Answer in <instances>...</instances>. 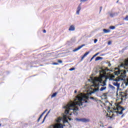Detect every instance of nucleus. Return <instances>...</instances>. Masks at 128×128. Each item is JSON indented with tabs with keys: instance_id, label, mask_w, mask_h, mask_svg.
I'll list each match as a JSON object with an SVG mask.
<instances>
[{
	"instance_id": "41",
	"label": "nucleus",
	"mask_w": 128,
	"mask_h": 128,
	"mask_svg": "<svg viewBox=\"0 0 128 128\" xmlns=\"http://www.w3.org/2000/svg\"><path fill=\"white\" fill-rule=\"evenodd\" d=\"M121 100H122H122H124V98H121Z\"/></svg>"
},
{
	"instance_id": "22",
	"label": "nucleus",
	"mask_w": 128,
	"mask_h": 128,
	"mask_svg": "<svg viewBox=\"0 0 128 128\" xmlns=\"http://www.w3.org/2000/svg\"><path fill=\"white\" fill-rule=\"evenodd\" d=\"M88 0H80V2H88Z\"/></svg>"
},
{
	"instance_id": "24",
	"label": "nucleus",
	"mask_w": 128,
	"mask_h": 128,
	"mask_svg": "<svg viewBox=\"0 0 128 128\" xmlns=\"http://www.w3.org/2000/svg\"><path fill=\"white\" fill-rule=\"evenodd\" d=\"M120 108H121V112H124L126 110V108H124L123 107L120 106Z\"/></svg>"
},
{
	"instance_id": "5",
	"label": "nucleus",
	"mask_w": 128,
	"mask_h": 128,
	"mask_svg": "<svg viewBox=\"0 0 128 128\" xmlns=\"http://www.w3.org/2000/svg\"><path fill=\"white\" fill-rule=\"evenodd\" d=\"M75 120L77 122H88L90 121V119L86 118H76Z\"/></svg>"
},
{
	"instance_id": "3",
	"label": "nucleus",
	"mask_w": 128,
	"mask_h": 128,
	"mask_svg": "<svg viewBox=\"0 0 128 128\" xmlns=\"http://www.w3.org/2000/svg\"><path fill=\"white\" fill-rule=\"evenodd\" d=\"M120 66L124 68V70H122L121 71L115 72V74L116 76H118V74L125 75L126 72H128V58L125 59L124 63L121 64Z\"/></svg>"
},
{
	"instance_id": "6",
	"label": "nucleus",
	"mask_w": 128,
	"mask_h": 128,
	"mask_svg": "<svg viewBox=\"0 0 128 128\" xmlns=\"http://www.w3.org/2000/svg\"><path fill=\"white\" fill-rule=\"evenodd\" d=\"M64 126H66V124H59L56 125H52L49 128H64Z\"/></svg>"
},
{
	"instance_id": "37",
	"label": "nucleus",
	"mask_w": 128,
	"mask_h": 128,
	"mask_svg": "<svg viewBox=\"0 0 128 128\" xmlns=\"http://www.w3.org/2000/svg\"><path fill=\"white\" fill-rule=\"evenodd\" d=\"M43 32H44V34H46V30H44Z\"/></svg>"
},
{
	"instance_id": "26",
	"label": "nucleus",
	"mask_w": 128,
	"mask_h": 128,
	"mask_svg": "<svg viewBox=\"0 0 128 128\" xmlns=\"http://www.w3.org/2000/svg\"><path fill=\"white\" fill-rule=\"evenodd\" d=\"M80 10H76V14H80Z\"/></svg>"
},
{
	"instance_id": "18",
	"label": "nucleus",
	"mask_w": 128,
	"mask_h": 128,
	"mask_svg": "<svg viewBox=\"0 0 128 128\" xmlns=\"http://www.w3.org/2000/svg\"><path fill=\"white\" fill-rule=\"evenodd\" d=\"M57 94H58V92H55L52 94V96H51V98H54V96H56Z\"/></svg>"
},
{
	"instance_id": "44",
	"label": "nucleus",
	"mask_w": 128,
	"mask_h": 128,
	"mask_svg": "<svg viewBox=\"0 0 128 128\" xmlns=\"http://www.w3.org/2000/svg\"><path fill=\"white\" fill-rule=\"evenodd\" d=\"M122 116H124V114H122Z\"/></svg>"
},
{
	"instance_id": "17",
	"label": "nucleus",
	"mask_w": 128,
	"mask_h": 128,
	"mask_svg": "<svg viewBox=\"0 0 128 128\" xmlns=\"http://www.w3.org/2000/svg\"><path fill=\"white\" fill-rule=\"evenodd\" d=\"M103 31L105 34H108V32H110V30H106V29H104Z\"/></svg>"
},
{
	"instance_id": "8",
	"label": "nucleus",
	"mask_w": 128,
	"mask_h": 128,
	"mask_svg": "<svg viewBox=\"0 0 128 128\" xmlns=\"http://www.w3.org/2000/svg\"><path fill=\"white\" fill-rule=\"evenodd\" d=\"M118 15V12L110 13V18H114Z\"/></svg>"
},
{
	"instance_id": "15",
	"label": "nucleus",
	"mask_w": 128,
	"mask_h": 128,
	"mask_svg": "<svg viewBox=\"0 0 128 128\" xmlns=\"http://www.w3.org/2000/svg\"><path fill=\"white\" fill-rule=\"evenodd\" d=\"M82 10V4H80L76 8V10Z\"/></svg>"
},
{
	"instance_id": "4",
	"label": "nucleus",
	"mask_w": 128,
	"mask_h": 128,
	"mask_svg": "<svg viewBox=\"0 0 128 128\" xmlns=\"http://www.w3.org/2000/svg\"><path fill=\"white\" fill-rule=\"evenodd\" d=\"M68 120H72V118H70L66 116H64L63 117V124H66V122H68V124L70 126H70V124L68 122Z\"/></svg>"
},
{
	"instance_id": "29",
	"label": "nucleus",
	"mask_w": 128,
	"mask_h": 128,
	"mask_svg": "<svg viewBox=\"0 0 128 128\" xmlns=\"http://www.w3.org/2000/svg\"><path fill=\"white\" fill-rule=\"evenodd\" d=\"M58 62H59V64H62V60H58Z\"/></svg>"
},
{
	"instance_id": "23",
	"label": "nucleus",
	"mask_w": 128,
	"mask_h": 128,
	"mask_svg": "<svg viewBox=\"0 0 128 128\" xmlns=\"http://www.w3.org/2000/svg\"><path fill=\"white\" fill-rule=\"evenodd\" d=\"M107 94H108L107 92L103 93V96L104 98L106 97Z\"/></svg>"
},
{
	"instance_id": "45",
	"label": "nucleus",
	"mask_w": 128,
	"mask_h": 128,
	"mask_svg": "<svg viewBox=\"0 0 128 128\" xmlns=\"http://www.w3.org/2000/svg\"><path fill=\"white\" fill-rule=\"evenodd\" d=\"M0 126H2V124H0Z\"/></svg>"
},
{
	"instance_id": "30",
	"label": "nucleus",
	"mask_w": 128,
	"mask_h": 128,
	"mask_svg": "<svg viewBox=\"0 0 128 128\" xmlns=\"http://www.w3.org/2000/svg\"><path fill=\"white\" fill-rule=\"evenodd\" d=\"M52 64H54V66H57L58 64V62H54V63H52Z\"/></svg>"
},
{
	"instance_id": "42",
	"label": "nucleus",
	"mask_w": 128,
	"mask_h": 128,
	"mask_svg": "<svg viewBox=\"0 0 128 128\" xmlns=\"http://www.w3.org/2000/svg\"><path fill=\"white\" fill-rule=\"evenodd\" d=\"M115 80V82H118V80Z\"/></svg>"
},
{
	"instance_id": "27",
	"label": "nucleus",
	"mask_w": 128,
	"mask_h": 128,
	"mask_svg": "<svg viewBox=\"0 0 128 128\" xmlns=\"http://www.w3.org/2000/svg\"><path fill=\"white\" fill-rule=\"evenodd\" d=\"M98 54H100V52H98L94 55L93 57L96 58V56H98Z\"/></svg>"
},
{
	"instance_id": "39",
	"label": "nucleus",
	"mask_w": 128,
	"mask_h": 128,
	"mask_svg": "<svg viewBox=\"0 0 128 128\" xmlns=\"http://www.w3.org/2000/svg\"><path fill=\"white\" fill-rule=\"evenodd\" d=\"M112 66V64L110 63H109L108 64V66Z\"/></svg>"
},
{
	"instance_id": "1",
	"label": "nucleus",
	"mask_w": 128,
	"mask_h": 128,
	"mask_svg": "<svg viewBox=\"0 0 128 128\" xmlns=\"http://www.w3.org/2000/svg\"><path fill=\"white\" fill-rule=\"evenodd\" d=\"M88 96L86 95L76 97L74 102L71 101L70 104L64 106L66 114L72 116V113L70 114V110H72V114L76 116L78 114L76 110H78V106H82L84 104L88 102Z\"/></svg>"
},
{
	"instance_id": "31",
	"label": "nucleus",
	"mask_w": 128,
	"mask_h": 128,
	"mask_svg": "<svg viewBox=\"0 0 128 128\" xmlns=\"http://www.w3.org/2000/svg\"><path fill=\"white\" fill-rule=\"evenodd\" d=\"M126 20H128V16H126V17L124 18Z\"/></svg>"
},
{
	"instance_id": "25",
	"label": "nucleus",
	"mask_w": 128,
	"mask_h": 128,
	"mask_svg": "<svg viewBox=\"0 0 128 128\" xmlns=\"http://www.w3.org/2000/svg\"><path fill=\"white\" fill-rule=\"evenodd\" d=\"M117 114H122L123 112L122 111L120 112H116Z\"/></svg>"
},
{
	"instance_id": "14",
	"label": "nucleus",
	"mask_w": 128,
	"mask_h": 128,
	"mask_svg": "<svg viewBox=\"0 0 128 128\" xmlns=\"http://www.w3.org/2000/svg\"><path fill=\"white\" fill-rule=\"evenodd\" d=\"M108 86H109V88H111L113 90H116V87L110 84H108Z\"/></svg>"
},
{
	"instance_id": "33",
	"label": "nucleus",
	"mask_w": 128,
	"mask_h": 128,
	"mask_svg": "<svg viewBox=\"0 0 128 128\" xmlns=\"http://www.w3.org/2000/svg\"><path fill=\"white\" fill-rule=\"evenodd\" d=\"M90 100H96V99L94 98L91 96L90 97Z\"/></svg>"
},
{
	"instance_id": "2",
	"label": "nucleus",
	"mask_w": 128,
	"mask_h": 128,
	"mask_svg": "<svg viewBox=\"0 0 128 128\" xmlns=\"http://www.w3.org/2000/svg\"><path fill=\"white\" fill-rule=\"evenodd\" d=\"M106 79L105 80H102V78H98L96 79L95 81V86L96 88L93 89L92 94L94 92H103L106 90Z\"/></svg>"
},
{
	"instance_id": "19",
	"label": "nucleus",
	"mask_w": 128,
	"mask_h": 128,
	"mask_svg": "<svg viewBox=\"0 0 128 128\" xmlns=\"http://www.w3.org/2000/svg\"><path fill=\"white\" fill-rule=\"evenodd\" d=\"M46 110H45L40 115V118H42V116H44V114H46Z\"/></svg>"
},
{
	"instance_id": "9",
	"label": "nucleus",
	"mask_w": 128,
	"mask_h": 128,
	"mask_svg": "<svg viewBox=\"0 0 128 128\" xmlns=\"http://www.w3.org/2000/svg\"><path fill=\"white\" fill-rule=\"evenodd\" d=\"M86 46V45L84 44H82L81 46H79L78 48L74 50L73 52H78V50H80V48H82L83 46Z\"/></svg>"
},
{
	"instance_id": "34",
	"label": "nucleus",
	"mask_w": 128,
	"mask_h": 128,
	"mask_svg": "<svg viewBox=\"0 0 128 128\" xmlns=\"http://www.w3.org/2000/svg\"><path fill=\"white\" fill-rule=\"evenodd\" d=\"M40 118H42V117H40V118L38 120V122H40Z\"/></svg>"
},
{
	"instance_id": "35",
	"label": "nucleus",
	"mask_w": 128,
	"mask_h": 128,
	"mask_svg": "<svg viewBox=\"0 0 128 128\" xmlns=\"http://www.w3.org/2000/svg\"><path fill=\"white\" fill-rule=\"evenodd\" d=\"M96 42H98V39H95L94 40V43L96 44Z\"/></svg>"
},
{
	"instance_id": "32",
	"label": "nucleus",
	"mask_w": 128,
	"mask_h": 128,
	"mask_svg": "<svg viewBox=\"0 0 128 128\" xmlns=\"http://www.w3.org/2000/svg\"><path fill=\"white\" fill-rule=\"evenodd\" d=\"M94 58V57L93 56L91 58V59L90 60V62H92V60H93Z\"/></svg>"
},
{
	"instance_id": "10",
	"label": "nucleus",
	"mask_w": 128,
	"mask_h": 128,
	"mask_svg": "<svg viewBox=\"0 0 128 128\" xmlns=\"http://www.w3.org/2000/svg\"><path fill=\"white\" fill-rule=\"evenodd\" d=\"M76 30V28H74V25L70 26L68 28V30H70V32H72V31L74 30Z\"/></svg>"
},
{
	"instance_id": "36",
	"label": "nucleus",
	"mask_w": 128,
	"mask_h": 128,
	"mask_svg": "<svg viewBox=\"0 0 128 128\" xmlns=\"http://www.w3.org/2000/svg\"><path fill=\"white\" fill-rule=\"evenodd\" d=\"M102 6H100V12H102Z\"/></svg>"
},
{
	"instance_id": "43",
	"label": "nucleus",
	"mask_w": 128,
	"mask_h": 128,
	"mask_svg": "<svg viewBox=\"0 0 128 128\" xmlns=\"http://www.w3.org/2000/svg\"><path fill=\"white\" fill-rule=\"evenodd\" d=\"M74 92H76V90H75Z\"/></svg>"
},
{
	"instance_id": "11",
	"label": "nucleus",
	"mask_w": 128,
	"mask_h": 128,
	"mask_svg": "<svg viewBox=\"0 0 128 128\" xmlns=\"http://www.w3.org/2000/svg\"><path fill=\"white\" fill-rule=\"evenodd\" d=\"M62 120L64 121V118H62V117H58L56 120V122L60 123V122H62Z\"/></svg>"
},
{
	"instance_id": "7",
	"label": "nucleus",
	"mask_w": 128,
	"mask_h": 128,
	"mask_svg": "<svg viewBox=\"0 0 128 128\" xmlns=\"http://www.w3.org/2000/svg\"><path fill=\"white\" fill-rule=\"evenodd\" d=\"M128 96V94H126L125 92H120V96H121V98H126V97Z\"/></svg>"
},
{
	"instance_id": "21",
	"label": "nucleus",
	"mask_w": 128,
	"mask_h": 128,
	"mask_svg": "<svg viewBox=\"0 0 128 128\" xmlns=\"http://www.w3.org/2000/svg\"><path fill=\"white\" fill-rule=\"evenodd\" d=\"M110 30H114V28H116V27L114 26H111L110 27Z\"/></svg>"
},
{
	"instance_id": "46",
	"label": "nucleus",
	"mask_w": 128,
	"mask_h": 128,
	"mask_svg": "<svg viewBox=\"0 0 128 128\" xmlns=\"http://www.w3.org/2000/svg\"><path fill=\"white\" fill-rule=\"evenodd\" d=\"M116 2H118V1Z\"/></svg>"
},
{
	"instance_id": "40",
	"label": "nucleus",
	"mask_w": 128,
	"mask_h": 128,
	"mask_svg": "<svg viewBox=\"0 0 128 128\" xmlns=\"http://www.w3.org/2000/svg\"><path fill=\"white\" fill-rule=\"evenodd\" d=\"M50 110L48 112L47 114H50Z\"/></svg>"
},
{
	"instance_id": "20",
	"label": "nucleus",
	"mask_w": 128,
	"mask_h": 128,
	"mask_svg": "<svg viewBox=\"0 0 128 128\" xmlns=\"http://www.w3.org/2000/svg\"><path fill=\"white\" fill-rule=\"evenodd\" d=\"M48 116V114H46L45 116L44 120H42V124H44V120H46V116Z\"/></svg>"
},
{
	"instance_id": "28",
	"label": "nucleus",
	"mask_w": 128,
	"mask_h": 128,
	"mask_svg": "<svg viewBox=\"0 0 128 128\" xmlns=\"http://www.w3.org/2000/svg\"><path fill=\"white\" fill-rule=\"evenodd\" d=\"M75 70V68H70V69H69V70H70V71H72V70Z\"/></svg>"
},
{
	"instance_id": "38",
	"label": "nucleus",
	"mask_w": 128,
	"mask_h": 128,
	"mask_svg": "<svg viewBox=\"0 0 128 128\" xmlns=\"http://www.w3.org/2000/svg\"><path fill=\"white\" fill-rule=\"evenodd\" d=\"M112 44V42L110 41L108 42V44Z\"/></svg>"
},
{
	"instance_id": "13",
	"label": "nucleus",
	"mask_w": 128,
	"mask_h": 128,
	"mask_svg": "<svg viewBox=\"0 0 128 128\" xmlns=\"http://www.w3.org/2000/svg\"><path fill=\"white\" fill-rule=\"evenodd\" d=\"M113 84L115 86H117V88H120V84H118V82H113Z\"/></svg>"
},
{
	"instance_id": "12",
	"label": "nucleus",
	"mask_w": 128,
	"mask_h": 128,
	"mask_svg": "<svg viewBox=\"0 0 128 128\" xmlns=\"http://www.w3.org/2000/svg\"><path fill=\"white\" fill-rule=\"evenodd\" d=\"M88 54H90V52H86L84 54V56L82 57L81 60H84V58H86V56H88Z\"/></svg>"
},
{
	"instance_id": "16",
	"label": "nucleus",
	"mask_w": 128,
	"mask_h": 128,
	"mask_svg": "<svg viewBox=\"0 0 128 128\" xmlns=\"http://www.w3.org/2000/svg\"><path fill=\"white\" fill-rule=\"evenodd\" d=\"M103 58H104L102 57L98 56L96 58L95 60L96 62L98 60H102Z\"/></svg>"
}]
</instances>
